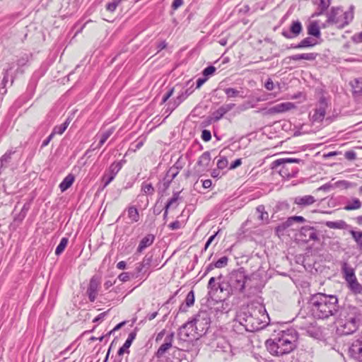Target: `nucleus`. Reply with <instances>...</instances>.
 Listing matches in <instances>:
<instances>
[{"instance_id": "39", "label": "nucleus", "mask_w": 362, "mask_h": 362, "mask_svg": "<svg viewBox=\"0 0 362 362\" xmlns=\"http://www.w3.org/2000/svg\"><path fill=\"white\" fill-rule=\"evenodd\" d=\"M349 233L356 243L358 250L362 252V231L351 230Z\"/></svg>"}, {"instance_id": "6", "label": "nucleus", "mask_w": 362, "mask_h": 362, "mask_svg": "<svg viewBox=\"0 0 362 362\" xmlns=\"http://www.w3.org/2000/svg\"><path fill=\"white\" fill-rule=\"evenodd\" d=\"M293 163L304 164L303 160L293 158H283L272 162V168L277 171L284 178L293 177L298 173V168Z\"/></svg>"}, {"instance_id": "57", "label": "nucleus", "mask_w": 362, "mask_h": 362, "mask_svg": "<svg viewBox=\"0 0 362 362\" xmlns=\"http://www.w3.org/2000/svg\"><path fill=\"white\" fill-rule=\"evenodd\" d=\"M13 68V66L12 64L8 65V68L6 69L4 72V78L1 81V86H6L8 81V72Z\"/></svg>"}, {"instance_id": "45", "label": "nucleus", "mask_w": 362, "mask_h": 362, "mask_svg": "<svg viewBox=\"0 0 362 362\" xmlns=\"http://www.w3.org/2000/svg\"><path fill=\"white\" fill-rule=\"evenodd\" d=\"M13 153L11 151L6 152L0 158L1 169L6 167L11 160V156Z\"/></svg>"}, {"instance_id": "3", "label": "nucleus", "mask_w": 362, "mask_h": 362, "mask_svg": "<svg viewBox=\"0 0 362 362\" xmlns=\"http://www.w3.org/2000/svg\"><path fill=\"white\" fill-rule=\"evenodd\" d=\"M298 334L294 329L281 331L273 339L266 341L268 351L273 356L287 355L297 347Z\"/></svg>"}, {"instance_id": "53", "label": "nucleus", "mask_w": 362, "mask_h": 362, "mask_svg": "<svg viewBox=\"0 0 362 362\" xmlns=\"http://www.w3.org/2000/svg\"><path fill=\"white\" fill-rule=\"evenodd\" d=\"M122 0H112L106 5V9L110 12H114L117 6L121 3Z\"/></svg>"}, {"instance_id": "14", "label": "nucleus", "mask_w": 362, "mask_h": 362, "mask_svg": "<svg viewBox=\"0 0 362 362\" xmlns=\"http://www.w3.org/2000/svg\"><path fill=\"white\" fill-rule=\"evenodd\" d=\"M327 107V103L325 98H320L314 113L312 115V120L317 122H322L325 118Z\"/></svg>"}, {"instance_id": "32", "label": "nucleus", "mask_w": 362, "mask_h": 362, "mask_svg": "<svg viewBox=\"0 0 362 362\" xmlns=\"http://www.w3.org/2000/svg\"><path fill=\"white\" fill-rule=\"evenodd\" d=\"M354 6H351L349 11L343 13V20L341 18L340 28L347 25L354 18Z\"/></svg>"}, {"instance_id": "42", "label": "nucleus", "mask_w": 362, "mask_h": 362, "mask_svg": "<svg viewBox=\"0 0 362 362\" xmlns=\"http://www.w3.org/2000/svg\"><path fill=\"white\" fill-rule=\"evenodd\" d=\"M180 192H173L172 198L169 199L165 206H166L167 209L171 207L174 209L176 208L178 206V200L180 199Z\"/></svg>"}, {"instance_id": "55", "label": "nucleus", "mask_w": 362, "mask_h": 362, "mask_svg": "<svg viewBox=\"0 0 362 362\" xmlns=\"http://www.w3.org/2000/svg\"><path fill=\"white\" fill-rule=\"evenodd\" d=\"M330 0H319V2L317 4L318 9L325 12L330 6Z\"/></svg>"}, {"instance_id": "37", "label": "nucleus", "mask_w": 362, "mask_h": 362, "mask_svg": "<svg viewBox=\"0 0 362 362\" xmlns=\"http://www.w3.org/2000/svg\"><path fill=\"white\" fill-rule=\"evenodd\" d=\"M114 132L115 128L112 127L105 131V132H103L100 136L99 143L97 144L96 146L93 147V149L95 150L100 148L106 142L108 138L114 133Z\"/></svg>"}, {"instance_id": "59", "label": "nucleus", "mask_w": 362, "mask_h": 362, "mask_svg": "<svg viewBox=\"0 0 362 362\" xmlns=\"http://www.w3.org/2000/svg\"><path fill=\"white\" fill-rule=\"evenodd\" d=\"M201 137H202V140H204V141H210L211 139V132L207 129H204L202 132Z\"/></svg>"}, {"instance_id": "18", "label": "nucleus", "mask_w": 362, "mask_h": 362, "mask_svg": "<svg viewBox=\"0 0 362 362\" xmlns=\"http://www.w3.org/2000/svg\"><path fill=\"white\" fill-rule=\"evenodd\" d=\"M342 12L341 7H332L329 13H327L328 24H336L340 27L341 17L339 14Z\"/></svg>"}, {"instance_id": "15", "label": "nucleus", "mask_w": 362, "mask_h": 362, "mask_svg": "<svg viewBox=\"0 0 362 362\" xmlns=\"http://www.w3.org/2000/svg\"><path fill=\"white\" fill-rule=\"evenodd\" d=\"M302 30L301 23L299 21H296L291 23L289 30H283L281 34L287 39H292L298 36Z\"/></svg>"}, {"instance_id": "34", "label": "nucleus", "mask_w": 362, "mask_h": 362, "mask_svg": "<svg viewBox=\"0 0 362 362\" xmlns=\"http://www.w3.org/2000/svg\"><path fill=\"white\" fill-rule=\"evenodd\" d=\"M152 262V256L146 255L143 259V261L136 267V270L139 273L146 272V270L150 267Z\"/></svg>"}, {"instance_id": "30", "label": "nucleus", "mask_w": 362, "mask_h": 362, "mask_svg": "<svg viewBox=\"0 0 362 362\" xmlns=\"http://www.w3.org/2000/svg\"><path fill=\"white\" fill-rule=\"evenodd\" d=\"M308 34L315 37H320L321 35L320 28L317 21H312L308 26Z\"/></svg>"}, {"instance_id": "54", "label": "nucleus", "mask_w": 362, "mask_h": 362, "mask_svg": "<svg viewBox=\"0 0 362 362\" xmlns=\"http://www.w3.org/2000/svg\"><path fill=\"white\" fill-rule=\"evenodd\" d=\"M216 164L218 170H223L228 166V162L225 156H220Z\"/></svg>"}, {"instance_id": "27", "label": "nucleus", "mask_w": 362, "mask_h": 362, "mask_svg": "<svg viewBox=\"0 0 362 362\" xmlns=\"http://www.w3.org/2000/svg\"><path fill=\"white\" fill-rule=\"evenodd\" d=\"M317 56V53H303V54H297L289 57L288 58L293 61H299L301 59L308 60V61H314Z\"/></svg>"}, {"instance_id": "28", "label": "nucleus", "mask_w": 362, "mask_h": 362, "mask_svg": "<svg viewBox=\"0 0 362 362\" xmlns=\"http://www.w3.org/2000/svg\"><path fill=\"white\" fill-rule=\"evenodd\" d=\"M194 303V293L193 291H190L185 298V303H182L180 306V311L181 312H186L187 309L193 305Z\"/></svg>"}, {"instance_id": "7", "label": "nucleus", "mask_w": 362, "mask_h": 362, "mask_svg": "<svg viewBox=\"0 0 362 362\" xmlns=\"http://www.w3.org/2000/svg\"><path fill=\"white\" fill-rule=\"evenodd\" d=\"M192 325L201 337L204 336L208 331L211 325V313L209 310H199L190 320Z\"/></svg>"}, {"instance_id": "35", "label": "nucleus", "mask_w": 362, "mask_h": 362, "mask_svg": "<svg viewBox=\"0 0 362 362\" xmlns=\"http://www.w3.org/2000/svg\"><path fill=\"white\" fill-rule=\"evenodd\" d=\"M211 161V154L209 151L204 152L199 157L197 165L203 169L207 168Z\"/></svg>"}, {"instance_id": "19", "label": "nucleus", "mask_w": 362, "mask_h": 362, "mask_svg": "<svg viewBox=\"0 0 362 362\" xmlns=\"http://www.w3.org/2000/svg\"><path fill=\"white\" fill-rule=\"evenodd\" d=\"M235 105L234 103L223 105L212 113V120L214 122H218L225 114L233 110Z\"/></svg>"}, {"instance_id": "8", "label": "nucleus", "mask_w": 362, "mask_h": 362, "mask_svg": "<svg viewBox=\"0 0 362 362\" xmlns=\"http://www.w3.org/2000/svg\"><path fill=\"white\" fill-rule=\"evenodd\" d=\"M195 327L190 320L185 322L179 329L178 335L180 338L185 341H193L199 339L201 335L197 333Z\"/></svg>"}, {"instance_id": "2", "label": "nucleus", "mask_w": 362, "mask_h": 362, "mask_svg": "<svg viewBox=\"0 0 362 362\" xmlns=\"http://www.w3.org/2000/svg\"><path fill=\"white\" fill-rule=\"evenodd\" d=\"M310 312L314 318L327 319L339 310V300L335 295L317 293L309 300Z\"/></svg>"}, {"instance_id": "22", "label": "nucleus", "mask_w": 362, "mask_h": 362, "mask_svg": "<svg viewBox=\"0 0 362 362\" xmlns=\"http://www.w3.org/2000/svg\"><path fill=\"white\" fill-rule=\"evenodd\" d=\"M155 191L151 182L148 180L144 181L141 185V194L138 195V198H142L144 196L151 197L154 194Z\"/></svg>"}, {"instance_id": "16", "label": "nucleus", "mask_w": 362, "mask_h": 362, "mask_svg": "<svg viewBox=\"0 0 362 362\" xmlns=\"http://www.w3.org/2000/svg\"><path fill=\"white\" fill-rule=\"evenodd\" d=\"M174 339V333L171 332L168 334L164 340L163 344L158 348L157 351L155 353V356L157 358H161L173 346V341Z\"/></svg>"}, {"instance_id": "23", "label": "nucleus", "mask_w": 362, "mask_h": 362, "mask_svg": "<svg viewBox=\"0 0 362 362\" xmlns=\"http://www.w3.org/2000/svg\"><path fill=\"white\" fill-rule=\"evenodd\" d=\"M298 325L297 327L301 329V330H306L308 328H309V326L311 325L315 324V321L314 320V317H304L301 316H298L297 318Z\"/></svg>"}, {"instance_id": "51", "label": "nucleus", "mask_w": 362, "mask_h": 362, "mask_svg": "<svg viewBox=\"0 0 362 362\" xmlns=\"http://www.w3.org/2000/svg\"><path fill=\"white\" fill-rule=\"evenodd\" d=\"M355 93L362 92V78H356L351 84Z\"/></svg>"}, {"instance_id": "62", "label": "nucleus", "mask_w": 362, "mask_h": 362, "mask_svg": "<svg viewBox=\"0 0 362 362\" xmlns=\"http://www.w3.org/2000/svg\"><path fill=\"white\" fill-rule=\"evenodd\" d=\"M241 164H242V160L240 158H238L230 165L229 169L233 170V169L238 168V166H240Z\"/></svg>"}, {"instance_id": "60", "label": "nucleus", "mask_w": 362, "mask_h": 362, "mask_svg": "<svg viewBox=\"0 0 362 362\" xmlns=\"http://www.w3.org/2000/svg\"><path fill=\"white\" fill-rule=\"evenodd\" d=\"M168 228L172 230H177L182 228V223L180 221H175L168 225Z\"/></svg>"}, {"instance_id": "24", "label": "nucleus", "mask_w": 362, "mask_h": 362, "mask_svg": "<svg viewBox=\"0 0 362 362\" xmlns=\"http://www.w3.org/2000/svg\"><path fill=\"white\" fill-rule=\"evenodd\" d=\"M155 237L152 234H148L143 238L137 247V252H141L145 248L151 245L154 241Z\"/></svg>"}, {"instance_id": "20", "label": "nucleus", "mask_w": 362, "mask_h": 362, "mask_svg": "<svg viewBox=\"0 0 362 362\" xmlns=\"http://www.w3.org/2000/svg\"><path fill=\"white\" fill-rule=\"evenodd\" d=\"M316 202L315 198L312 195L298 196L294 198L293 204L298 205L300 208L313 204Z\"/></svg>"}, {"instance_id": "48", "label": "nucleus", "mask_w": 362, "mask_h": 362, "mask_svg": "<svg viewBox=\"0 0 362 362\" xmlns=\"http://www.w3.org/2000/svg\"><path fill=\"white\" fill-rule=\"evenodd\" d=\"M207 288L209 289V294H210V295L214 294L219 289L218 283V284L216 283L215 277H211L209 279Z\"/></svg>"}, {"instance_id": "33", "label": "nucleus", "mask_w": 362, "mask_h": 362, "mask_svg": "<svg viewBox=\"0 0 362 362\" xmlns=\"http://www.w3.org/2000/svg\"><path fill=\"white\" fill-rule=\"evenodd\" d=\"M172 181L173 180L165 175L163 180L157 185L158 192L161 194L164 193L170 187Z\"/></svg>"}, {"instance_id": "41", "label": "nucleus", "mask_w": 362, "mask_h": 362, "mask_svg": "<svg viewBox=\"0 0 362 362\" xmlns=\"http://www.w3.org/2000/svg\"><path fill=\"white\" fill-rule=\"evenodd\" d=\"M317 324L311 325L309 326V328H308L305 332L312 337L318 339L320 337L322 333L320 331V329L317 327Z\"/></svg>"}, {"instance_id": "40", "label": "nucleus", "mask_w": 362, "mask_h": 362, "mask_svg": "<svg viewBox=\"0 0 362 362\" xmlns=\"http://www.w3.org/2000/svg\"><path fill=\"white\" fill-rule=\"evenodd\" d=\"M361 207V203L360 200L357 198H354L351 201L347 202V204L344 206V209L346 211H352L358 209Z\"/></svg>"}, {"instance_id": "10", "label": "nucleus", "mask_w": 362, "mask_h": 362, "mask_svg": "<svg viewBox=\"0 0 362 362\" xmlns=\"http://www.w3.org/2000/svg\"><path fill=\"white\" fill-rule=\"evenodd\" d=\"M122 160L114 162L110 165L102 178L103 182L104 183V187H107L115 179L117 174L122 169Z\"/></svg>"}, {"instance_id": "47", "label": "nucleus", "mask_w": 362, "mask_h": 362, "mask_svg": "<svg viewBox=\"0 0 362 362\" xmlns=\"http://www.w3.org/2000/svg\"><path fill=\"white\" fill-rule=\"evenodd\" d=\"M180 172V167H177V163H175L170 167L166 173V175L171 180H174Z\"/></svg>"}, {"instance_id": "5", "label": "nucleus", "mask_w": 362, "mask_h": 362, "mask_svg": "<svg viewBox=\"0 0 362 362\" xmlns=\"http://www.w3.org/2000/svg\"><path fill=\"white\" fill-rule=\"evenodd\" d=\"M247 276L243 268L233 270L226 281L218 283L219 290L226 297L243 293Z\"/></svg>"}, {"instance_id": "13", "label": "nucleus", "mask_w": 362, "mask_h": 362, "mask_svg": "<svg viewBox=\"0 0 362 362\" xmlns=\"http://www.w3.org/2000/svg\"><path fill=\"white\" fill-rule=\"evenodd\" d=\"M300 236L306 243L310 240L318 241L320 240L319 232L316 228L310 226H303L300 230Z\"/></svg>"}, {"instance_id": "26", "label": "nucleus", "mask_w": 362, "mask_h": 362, "mask_svg": "<svg viewBox=\"0 0 362 362\" xmlns=\"http://www.w3.org/2000/svg\"><path fill=\"white\" fill-rule=\"evenodd\" d=\"M315 45H317V42L312 39L311 37H305L303 40H302L297 45H291V48L293 49H302L305 47H313Z\"/></svg>"}, {"instance_id": "64", "label": "nucleus", "mask_w": 362, "mask_h": 362, "mask_svg": "<svg viewBox=\"0 0 362 362\" xmlns=\"http://www.w3.org/2000/svg\"><path fill=\"white\" fill-rule=\"evenodd\" d=\"M264 87L268 90H272L274 89V83H273V81H272V80L271 78H269L266 81V83L264 84Z\"/></svg>"}, {"instance_id": "49", "label": "nucleus", "mask_w": 362, "mask_h": 362, "mask_svg": "<svg viewBox=\"0 0 362 362\" xmlns=\"http://www.w3.org/2000/svg\"><path fill=\"white\" fill-rule=\"evenodd\" d=\"M68 243L69 239L67 238H62L61 239L59 244L57 245L55 250L56 255H59L64 252V249L67 246Z\"/></svg>"}, {"instance_id": "4", "label": "nucleus", "mask_w": 362, "mask_h": 362, "mask_svg": "<svg viewBox=\"0 0 362 362\" xmlns=\"http://www.w3.org/2000/svg\"><path fill=\"white\" fill-rule=\"evenodd\" d=\"M362 320L361 310L352 305L344 306L340 311L337 322V332L343 335L354 333Z\"/></svg>"}, {"instance_id": "43", "label": "nucleus", "mask_w": 362, "mask_h": 362, "mask_svg": "<svg viewBox=\"0 0 362 362\" xmlns=\"http://www.w3.org/2000/svg\"><path fill=\"white\" fill-rule=\"evenodd\" d=\"M325 225L328 228L333 229H344L347 226L346 222L342 220L337 221H327Z\"/></svg>"}, {"instance_id": "21", "label": "nucleus", "mask_w": 362, "mask_h": 362, "mask_svg": "<svg viewBox=\"0 0 362 362\" xmlns=\"http://www.w3.org/2000/svg\"><path fill=\"white\" fill-rule=\"evenodd\" d=\"M187 98V95L184 93H180L174 100L173 102H170L167 105V107L165 110L164 114L166 115V117H168L173 111L178 107L186 98Z\"/></svg>"}, {"instance_id": "1", "label": "nucleus", "mask_w": 362, "mask_h": 362, "mask_svg": "<svg viewBox=\"0 0 362 362\" xmlns=\"http://www.w3.org/2000/svg\"><path fill=\"white\" fill-rule=\"evenodd\" d=\"M269 317L262 305H250L241 309L236 315L234 327L242 326L245 331L256 332L267 327Z\"/></svg>"}, {"instance_id": "36", "label": "nucleus", "mask_w": 362, "mask_h": 362, "mask_svg": "<svg viewBox=\"0 0 362 362\" xmlns=\"http://www.w3.org/2000/svg\"><path fill=\"white\" fill-rule=\"evenodd\" d=\"M127 213V216L132 222H137L139 220V214L137 209L134 206H129L124 213Z\"/></svg>"}, {"instance_id": "50", "label": "nucleus", "mask_w": 362, "mask_h": 362, "mask_svg": "<svg viewBox=\"0 0 362 362\" xmlns=\"http://www.w3.org/2000/svg\"><path fill=\"white\" fill-rule=\"evenodd\" d=\"M294 221L303 223L305 221V219L300 216H294L288 218L286 221L285 224L287 227L291 226Z\"/></svg>"}, {"instance_id": "58", "label": "nucleus", "mask_w": 362, "mask_h": 362, "mask_svg": "<svg viewBox=\"0 0 362 362\" xmlns=\"http://www.w3.org/2000/svg\"><path fill=\"white\" fill-rule=\"evenodd\" d=\"M216 71V68L214 66H209L203 70V76L206 78L211 76Z\"/></svg>"}, {"instance_id": "61", "label": "nucleus", "mask_w": 362, "mask_h": 362, "mask_svg": "<svg viewBox=\"0 0 362 362\" xmlns=\"http://www.w3.org/2000/svg\"><path fill=\"white\" fill-rule=\"evenodd\" d=\"M129 278L130 276L128 272H122L118 276V279L123 282L128 281Z\"/></svg>"}, {"instance_id": "29", "label": "nucleus", "mask_w": 362, "mask_h": 362, "mask_svg": "<svg viewBox=\"0 0 362 362\" xmlns=\"http://www.w3.org/2000/svg\"><path fill=\"white\" fill-rule=\"evenodd\" d=\"M75 177L71 173L66 175L59 184V189L63 192L68 189L74 183Z\"/></svg>"}, {"instance_id": "25", "label": "nucleus", "mask_w": 362, "mask_h": 362, "mask_svg": "<svg viewBox=\"0 0 362 362\" xmlns=\"http://www.w3.org/2000/svg\"><path fill=\"white\" fill-rule=\"evenodd\" d=\"M341 272L346 281L356 277L354 269L346 262L341 264Z\"/></svg>"}, {"instance_id": "52", "label": "nucleus", "mask_w": 362, "mask_h": 362, "mask_svg": "<svg viewBox=\"0 0 362 362\" xmlns=\"http://www.w3.org/2000/svg\"><path fill=\"white\" fill-rule=\"evenodd\" d=\"M228 258L226 256L221 257L219 259H218L216 262H214V266L216 268H223L228 264Z\"/></svg>"}, {"instance_id": "17", "label": "nucleus", "mask_w": 362, "mask_h": 362, "mask_svg": "<svg viewBox=\"0 0 362 362\" xmlns=\"http://www.w3.org/2000/svg\"><path fill=\"white\" fill-rule=\"evenodd\" d=\"M216 349L217 351H221L228 356H232V346L228 341L223 337H218L215 341Z\"/></svg>"}, {"instance_id": "44", "label": "nucleus", "mask_w": 362, "mask_h": 362, "mask_svg": "<svg viewBox=\"0 0 362 362\" xmlns=\"http://www.w3.org/2000/svg\"><path fill=\"white\" fill-rule=\"evenodd\" d=\"M223 91L226 95L227 98H233L237 97L243 98V96L240 95V91L233 88H225Z\"/></svg>"}, {"instance_id": "63", "label": "nucleus", "mask_w": 362, "mask_h": 362, "mask_svg": "<svg viewBox=\"0 0 362 362\" xmlns=\"http://www.w3.org/2000/svg\"><path fill=\"white\" fill-rule=\"evenodd\" d=\"M183 4V0H174L172 4V8L173 10L177 9Z\"/></svg>"}, {"instance_id": "46", "label": "nucleus", "mask_w": 362, "mask_h": 362, "mask_svg": "<svg viewBox=\"0 0 362 362\" xmlns=\"http://www.w3.org/2000/svg\"><path fill=\"white\" fill-rule=\"evenodd\" d=\"M69 123V119H67L63 124L54 127L52 133L54 134V136L55 134H62L67 129Z\"/></svg>"}, {"instance_id": "12", "label": "nucleus", "mask_w": 362, "mask_h": 362, "mask_svg": "<svg viewBox=\"0 0 362 362\" xmlns=\"http://www.w3.org/2000/svg\"><path fill=\"white\" fill-rule=\"evenodd\" d=\"M295 107V105L291 102H285L277 104L269 109H262V111H264V115H272L275 114H279L289 111Z\"/></svg>"}, {"instance_id": "9", "label": "nucleus", "mask_w": 362, "mask_h": 362, "mask_svg": "<svg viewBox=\"0 0 362 362\" xmlns=\"http://www.w3.org/2000/svg\"><path fill=\"white\" fill-rule=\"evenodd\" d=\"M348 356L358 362H362V336L354 339L349 344Z\"/></svg>"}, {"instance_id": "11", "label": "nucleus", "mask_w": 362, "mask_h": 362, "mask_svg": "<svg viewBox=\"0 0 362 362\" xmlns=\"http://www.w3.org/2000/svg\"><path fill=\"white\" fill-rule=\"evenodd\" d=\"M100 286V278L97 275L91 277L86 291V294L90 302H94L97 298L98 290Z\"/></svg>"}, {"instance_id": "38", "label": "nucleus", "mask_w": 362, "mask_h": 362, "mask_svg": "<svg viewBox=\"0 0 362 362\" xmlns=\"http://www.w3.org/2000/svg\"><path fill=\"white\" fill-rule=\"evenodd\" d=\"M257 213L259 214L258 219L261 221L262 223H268L269 221V214L265 211V208L264 205H259L256 208Z\"/></svg>"}, {"instance_id": "56", "label": "nucleus", "mask_w": 362, "mask_h": 362, "mask_svg": "<svg viewBox=\"0 0 362 362\" xmlns=\"http://www.w3.org/2000/svg\"><path fill=\"white\" fill-rule=\"evenodd\" d=\"M132 345L131 343H129L127 341H125L124 344L122 347H120L117 351V354L119 356H122L124 353H129V348Z\"/></svg>"}, {"instance_id": "31", "label": "nucleus", "mask_w": 362, "mask_h": 362, "mask_svg": "<svg viewBox=\"0 0 362 362\" xmlns=\"http://www.w3.org/2000/svg\"><path fill=\"white\" fill-rule=\"evenodd\" d=\"M350 290L355 294L362 293V285L358 283L356 277L346 281Z\"/></svg>"}]
</instances>
